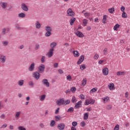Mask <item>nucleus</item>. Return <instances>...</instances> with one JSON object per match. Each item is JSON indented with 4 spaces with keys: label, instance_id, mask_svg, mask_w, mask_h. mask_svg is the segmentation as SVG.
Instances as JSON below:
<instances>
[{
    "label": "nucleus",
    "instance_id": "49530a36",
    "mask_svg": "<svg viewBox=\"0 0 130 130\" xmlns=\"http://www.w3.org/2000/svg\"><path fill=\"white\" fill-rule=\"evenodd\" d=\"M86 69V65L85 64H81L80 66V70L81 71H84V70Z\"/></svg>",
    "mask_w": 130,
    "mask_h": 130
},
{
    "label": "nucleus",
    "instance_id": "c03bdc74",
    "mask_svg": "<svg viewBox=\"0 0 130 130\" xmlns=\"http://www.w3.org/2000/svg\"><path fill=\"white\" fill-rule=\"evenodd\" d=\"M55 125V121L54 120H51L50 123V126L52 127Z\"/></svg>",
    "mask_w": 130,
    "mask_h": 130
},
{
    "label": "nucleus",
    "instance_id": "c756f323",
    "mask_svg": "<svg viewBox=\"0 0 130 130\" xmlns=\"http://www.w3.org/2000/svg\"><path fill=\"white\" fill-rule=\"evenodd\" d=\"M89 118V113H85L84 114L83 119L87 120Z\"/></svg>",
    "mask_w": 130,
    "mask_h": 130
},
{
    "label": "nucleus",
    "instance_id": "a19ab883",
    "mask_svg": "<svg viewBox=\"0 0 130 130\" xmlns=\"http://www.w3.org/2000/svg\"><path fill=\"white\" fill-rule=\"evenodd\" d=\"M39 48H40V45L38 43L36 44L35 47V50H38Z\"/></svg>",
    "mask_w": 130,
    "mask_h": 130
},
{
    "label": "nucleus",
    "instance_id": "f03ea898",
    "mask_svg": "<svg viewBox=\"0 0 130 130\" xmlns=\"http://www.w3.org/2000/svg\"><path fill=\"white\" fill-rule=\"evenodd\" d=\"M9 4L8 2H0V6L3 10H6L8 8Z\"/></svg>",
    "mask_w": 130,
    "mask_h": 130
},
{
    "label": "nucleus",
    "instance_id": "4be33fe9",
    "mask_svg": "<svg viewBox=\"0 0 130 130\" xmlns=\"http://www.w3.org/2000/svg\"><path fill=\"white\" fill-rule=\"evenodd\" d=\"M36 28V29H40L41 28V24L39 21H37L35 23Z\"/></svg>",
    "mask_w": 130,
    "mask_h": 130
},
{
    "label": "nucleus",
    "instance_id": "20e7f679",
    "mask_svg": "<svg viewBox=\"0 0 130 130\" xmlns=\"http://www.w3.org/2000/svg\"><path fill=\"white\" fill-rule=\"evenodd\" d=\"M32 77L36 79V80H39L40 78V73L39 71L34 72L32 73Z\"/></svg>",
    "mask_w": 130,
    "mask_h": 130
},
{
    "label": "nucleus",
    "instance_id": "bb28decb",
    "mask_svg": "<svg viewBox=\"0 0 130 130\" xmlns=\"http://www.w3.org/2000/svg\"><path fill=\"white\" fill-rule=\"evenodd\" d=\"M26 17V14H25L24 13H20L19 14H18V17L19 18H24Z\"/></svg>",
    "mask_w": 130,
    "mask_h": 130
},
{
    "label": "nucleus",
    "instance_id": "2f4dec72",
    "mask_svg": "<svg viewBox=\"0 0 130 130\" xmlns=\"http://www.w3.org/2000/svg\"><path fill=\"white\" fill-rule=\"evenodd\" d=\"M2 45L4 47L8 46L9 45V41H3Z\"/></svg>",
    "mask_w": 130,
    "mask_h": 130
},
{
    "label": "nucleus",
    "instance_id": "dca6fc26",
    "mask_svg": "<svg viewBox=\"0 0 130 130\" xmlns=\"http://www.w3.org/2000/svg\"><path fill=\"white\" fill-rule=\"evenodd\" d=\"M72 54L73 55V56H74V57L78 58L79 57V56H80V53L77 50H74L72 51Z\"/></svg>",
    "mask_w": 130,
    "mask_h": 130
},
{
    "label": "nucleus",
    "instance_id": "052dcab7",
    "mask_svg": "<svg viewBox=\"0 0 130 130\" xmlns=\"http://www.w3.org/2000/svg\"><path fill=\"white\" fill-rule=\"evenodd\" d=\"M40 127L41 128H44V127H45V125H44V123H40Z\"/></svg>",
    "mask_w": 130,
    "mask_h": 130
},
{
    "label": "nucleus",
    "instance_id": "473e14b6",
    "mask_svg": "<svg viewBox=\"0 0 130 130\" xmlns=\"http://www.w3.org/2000/svg\"><path fill=\"white\" fill-rule=\"evenodd\" d=\"M61 118H62V117H61V116H60L59 115L55 116V119L56 121H59V120H60V119H61Z\"/></svg>",
    "mask_w": 130,
    "mask_h": 130
},
{
    "label": "nucleus",
    "instance_id": "f8f14e48",
    "mask_svg": "<svg viewBox=\"0 0 130 130\" xmlns=\"http://www.w3.org/2000/svg\"><path fill=\"white\" fill-rule=\"evenodd\" d=\"M67 15L70 16L71 17H74L75 16V12L73 11L72 9H69L67 11Z\"/></svg>",
    "mask_w": 130,
    "mask_h": 130
},
{
    "label": "nucleus",
    "instance_id": "412c9836",
    "mask_svg": "<svg viewBox=\"0 0 130 130\" xmlns=\"http://www.w3.org/2000/svg\"><path fill=\"white\" fill-rule=\"evenodd\" d=\"M108 16L107 15H104L103 16L102 23L103 24H106L107 23V18Z\"/></svg>",
    "mask_w": 130,
    "mask_h": 130
},
{
    "label": "nucleus",
    "instance_id": "6ab92c4d",
    "mask_svg": "<svg viewBox=\"0 0 130 130\" xmlns=\"http://www.w3.org/2000/svg\"><path fill=\"white\" fill-rule=\"evenodd\" d=\"M46 98V95H45V94L41 95L39 96V99L40 101H41V102H43V101H44V100H45Z\"/></svg>",
    "mask_w": 130,
    "mask_h": 130
},
{
    "label": "nucleus",
    "instance_id": "e2e57ef3",
    "mask_svg": "<svg viewBox=\"0 0 130 130\" xmlns=\"http://www.w3.org/2000/svg\"><path fill=\"white\" fill-rule=\"evenodd\" d=\"M18 129L19 130H26V128L24 127L23 126H20L18 127Z\"/></svg>",
    "mask_w": 130,
    "mask_h": 130
},
{
    "label": "nucleus",
    "instance_id": "5701e85b",
    "mask_svg": "<svg viewBox=\"0 0 130 130\" xmlns=\"http://www.w3.org/2000/svg\"><path fill=\"white\" fill-rule=\"evenodd\" d=\"M82 102L81 101H80L79 102H78L77 103L75 104V107L76 108H80V107L82 106Z\"/></svg>",
    "mask_w": 130,
    "mask_h": 130
},
{
    "label": "nucleus",
    "instance_id": "69168bd1",
    "mask_svg": "<svg viewBox=\"0 0 130 130\" xmlns=\"http://www.w3.org/2000/svg\"><path fill=\"white\" fill-rule=\"evenodd\" d=\"M104 61H105V60H100L99 61L98 63L99 64H102V63H103V62H104Z\"/></svg>",
    "mask_w": 130,
    "mask_h": 130
},
{
    "label": "nucleus",
    "instance_id": "4468645a",
    "mask_svg": "<svg viewBox=\"0 0 130 130\" xmlns=\"http://www.w3.org/2000/svg\"><path fill=\"white\" fill-rule=\"evenodd\" d=\"M0 60L2 63H5L7 60V57L5 55H1L0 56Z\"/></svg>",
    "mask_w": 130,
    "mask_h": 130
},
{
    "label": "nucleus",
    "instance_id": "c9c22d12",
    "mask_svg": "<svg viewBox=\"0 0 130 130\" xmlns=\"http://www.w3.org/2000/svg\"><path fill=\"white\" fill-rule=\"evenodd\" d=\"M15 27L16 30H21L22 28L20 27V25L18 23H16L15 24Z\"/></svg>",
    "mask_w": 130,
    "mask_h": 130
},
{
    "label": "nucleus",
    "instance_id": "4c0bfd02",
    "mask_svg": "<svg viewBox=\"0 0 130 130\" xmlns=\"http://www.w3.org/2000/svg\"><path fill=\"white\" fill-rule=\"evenodd\" d=\"M103 53L105 55H106L107 53H108V49L107 48H105L103 50Z\"/></svg>",
    "mask_w": 130,
    "mask_h": 130
},
{
    "label": "nucleus",
    "instance_id": "423d86ee",
    "mask_svg": "<svg viewBox=\"0 0 130 130\" xmlns=\"http://www.w3.org/2000/svg\"><path fill=\"white\" fill-rule=\"evenodd\" d=\"M21 9L24 12H28L29 11V8L28 6L25 3H22L21 5Z\"/></svg>",
    "mask_w": 130,
    "mask_h": 130
},
{
    "label": "nucleus",
    "instance_id": "1a4fd4ad",
    "mask_svg": "<svg viewBox=\"0 0 130 130\" xmlns=\"http://www.w3.org/2000/svg\"><path fill=\"white\" fill-rule=\"evenodd\" d=\"M34 70H35V63L32 62L28 67V70L29 72H34Z\"/></svg>",
    "mask_w": 130,
    "mask_h": 130
},
{
    "label": "nucleus",
    "instance_id": "393cba45",
    "mask_svg": "<svg viewBox=\"0 0 130 130\" xmlns=\"http://www.w3.org/2000/svg\"><path fill=\"white\" fill-rule=\"evenodd\" d=\"M102 100H103L104 103H107V102H108V101H109V97L106 96L105 98H103L102 99Z\"/></svg>",
    "mask_w": 130,
    "mask_h": 130
},
{
    "label": "nucleus",
    "instance_id": "39448f33",
    "mask_svg": "<svg viewBox=\"0 0 130 130\" xmlns=\"http://www.w3.org/2000/svg\"><path fill=\"white\" fill-rule=\"evenodd\" d=\"M44 70H45V65L44 64H41L38 67V72L40 73H42L44 72Z\"/></svg>",
    "mask_w": 130,
    "mask_h": 130
},
{
    "label": "nucleus",
    "instance_id": "4d7b16f0",
    "mask_svg": "<svg viewBox=\"0 0 130 130\" xmlns=\"http://www.w3.org/2000/svg\"><path fill=\"white\" fill-rule=\"evenodd\" d=\"M112 108V106L111 105H109L107 106L106 109L107 110H110Z\"/></svg>",
    "mask_w": 130,
    "mask_h": 130
},
{
    "label": "nucleus",
    "instance_id": "aec40b11",
    "mask_svg": "<svg viewBox=\"0 0 130 130\" xmlns=\"http://www.w3.org/2000/svg\"><path fill=\"white\" fill-rule=\"evenodd\" d=\"M25 81L23 79L20 80L18 81L17 84L18 86L20 87H22V86H24V82Z\"/></svg>",
    "mask_w": 130,
    "mask_h": 130
},
{
    "label": "nucleus",
    "instance_id": "9b49d317",
    "mask_svg": "<svg viewBox=\"0 0 130 130\" xmlns=\"http://www.w3.org/2000/svg\"><path fill=\"white\" fill-rule=\"evenodd\" d=\"M84 59H85V56L84 55H81L79 59H78L77 64H81L82 62L84 61Z\"/></svg>",
    "mask_w": 130,
    "mask_h": 130
},
{
    "label": "nucleus",
    "instance_id": "f257e3e1",
    "mask_svg": "<svg viewBox=\"0 0 130 130\" xmlns=\"http://www.w3.org/2000/svg\"><path fill=\"white\" fill-rule=\"evenodd\" d=\"M56 103L58 106L63 105L65 103L64 99H60L56 101Z\"/></svg>",
    "mask_w": 130,
    "mask_h": 130
},
{
    "label": "nucleus",
    "instance_id": "ea45409f",
    "mask_svg": "<svg viewBox=\"0 0 130 130\" xmlns=\"http://www.w3.org/2000/svg\"><path fill=\"white\" fill-rule=\"evenodd\" d=\"M45 58H46V57L45 56H42L41 58V61L42 63H44L45 62Z\"/></svg>",
    "mask_w": 130,
    "mask_h": 130
},
{
    "label": "nucleus",
    "instance_id": "9d476101",
    "mask_svg": "<svg viewBox=\"0 0 130 130\" xmlns=\"http://www.w3.org/2000/svg\"><path fill=\"white\" fill-rule=\"evenodd\" d=\"M109 70H108V68H106V67H104L102 69V73H103V75H104V76H108V74H109Z\"/></svg>",
    "mask_w": 130,
    "mask_h": 130
},
{
    "label": "nucleus",
    "instance_id": "37998d69",
    "mask_svg": "<svg viewBox=\"0 0 130 130\" xmlns=\"http://www.w3.org/2000/svg\"><path fill=\"white\" fill-rule=\"evenodd\" d=\"M90 16H91V13H84V17L85 18H87L88 19V18H89V17H90Z\"/></svg>",
    "mask_w": 130,
    "mask_h": 130
},
{
    "label": "nucleus",
    "instance_id": "09e8293b",
    "mask_svg": "<svg viewBox=\"0 0 130 130\" xmlns=\"http://www.w3.org/2000/svg\"><path fill=\"white\" fill-rule=\"evenodd\" d=\"M50 35H51V31H47L45 34V36L46 37H49V36H50Z\"/></svg>",
    "mask_w": 130,
    "mask_h": 130
},
{
    "label": "nucleus",
    "instance_id": "cd10ccee",
    "mask_svg": "<svg viewBox=\"0 0 130 130\" xmlns=\"http://www.w3.org/2000/svg\"><path fill=\"white\" fill-rule=\"evenodd\" d=\"M75 21H76V18L72 17L70 21V25H71V26H73V25H74V23H75Z\"/></svg>",
    "mask_w": 130,
    "mask_h": 130
},
{
    "label": "nucleus",
    "instance_id": "2eb2a0df",
    "mask_svg": "<svg viewBox=\"0 0 130 130\" xmlns=\"http://www.w3.org/2000/svg\"><path fill=\"white\" fill-rule=\"evenodd\" d=\"M75 34L77 36H78V37H79L80 38H83V37H84L85 36L83 32L80 31H77L75 32Z\"/></svg>",
    "mask_w": 130,
    "mask_h": 130
},
{
    "label": "nucleus",
    "instance_id": "6e6552de",
    "mask_svg": "<svg viewBox=\"0 0 130 130\" xmlns=\"http://www.w3.org/2000/svg\"><path fill=\"white\" fill-rule=\"evenodd\" d=\"M95 103V100H86L84 103L85 105H89L90 104L93 105Z\"/></svg>",
    "mask_w": 130,
    "mask_h": 130
},
{
    "label": "nucleus",
    "instance_id": "bf43d9fd",
    "mask_svg": "<svg viewBox=\"0 0 130 130\" xmlns=\"http://www.w3.org/2000/svg\"><path fill=\"white\" fill-rule=\"evenodd\" d=\"M72 125L74 127H75V126H77V125H78V122H77L76 121L73 122Z\"/></svg>",
    "mask_w": 130,
    "mask_h": 130
},
{
    "label": "nucleus",
    "instance_id": "8fccbe9b",
    "mask_svg": "<svg viewBox=\"0 0 130 130\" xmlns=\"http://www.w3.org/2000/svg\"><path fill=\"white\" fill-rule=\"evenodd\" d=\"M80 125L82 126V127H85L86 126V122H85V121H83L80 123Z\"/></svg>",
    "mask_w": 130,
    "mask_h": 130
},
{
    "label": "nucleus",
    "instance_id": "0eeeda50",
    "mask_svg": "<svg viewBox=\"0 0 130 130\" xmlns=\"http://www.w3.org/2000/svg\"><path fill=\"white\" fill-rule=\"evenodd\" d=\"M42 83L43 85L47 87V88H48L50 86V84L48 82V80L46 79H43L42 81Z\"/></svg>",
    "mask_w": 130,
    "mask_h": 130
},
{
    "label": "nucleus",
    "instance_id": "f3484780",
    "mask_svg": "<svg viewBox=\"0 0 130 130\" xmlns=\"http://www.w3.org/2000/svg\"><path fill=\"white\" fill-rule=\"evenodd\" d=\"M108 87L111 91H113V90H115V87H114V83H111L109 84Z\"/></svg>",
    "mask_w": 130,
    "mask_h": 130
},
{
    "label": "nucleus",
    "instance_id": "338daca9",
    "mask_svg": "<svg viewBox=\"0 0 130 130\" xmlns=\"http://www.w3.org/2000/svg\"><path fill=\"white\" fill-rule=\"evenodd\" d=\"M54 68L55 69H56V68H58V63H54Z\"/></svg>",
    "mask_w": 130,
    "mask_h": 130
},
{
    "label": "nucleus",
    "instance_id": "774afa93",
    "mask_svg": "<svg viewBox=\"0 0 130 130\" xmlns=\"http://www.w3.org/2000/svg\"><path fill=\"white\" fill-rule=\"evenodd\" d=\"M58 112H59V108H58L55 111V114H58Z\"/></svg>",
    "mask_w": 130,
    "mask_h": 130
},
{
    "label": "nucleus",
    "instance_id": "b1692460",
    "mask_svg": "<svg viewBox=\"0 0 130 130\" xmlns=\"http://www.w3.org/2000/svg\"><path fill=\"white\" fill-rule=\"evenodd\" d=\"M108 12H109V14H113V13H114V12H115V9L114 7L109 8L108 9Z\"/></svg>",
    "mask_w": 130,
    "mask_h": 130
},
{
    "label": "nucleus",
    "instance_id": "13d9d810",
    "mask_svg": "<svg viewBox=\"0 0 130 130\" xmlns=\"http://www.w3.org/2000/svg\"><path fill=\"white\" fill-rule=\"evenodd\" d=\"M0 118H1V119H5V118H6V114H1L0 116Z\"/></svg>",
    "mask_w": 130,
    "mask_h": 130
},
{
    "label": "nucleus",
    "instance_id": "f704fd0d",
    "mask_svg": "<svg viewBox=\"0 0 130 130\" xmlns=\"http://www.w3.org/2000/svg\"><path fill=\"white\" fill-rule=\"evenodd\" d=\"M88 20L87 19H84L82 20V23L84 26H87V24H88Z\"/></svg>",
    "mask_w": 130,
    "mask_h": 130
},
{
    "label": "nucleus",
    "instance_id": "58836bf2",
    "mask_svg": "<svg viewBox=\"0 0 130 130\" xmlns=\"http://www.w3.org/2000/svg\"><path fill=\"white\" fill-rule=\"evenodd\" d=\"M87 84V79L84 78L82 81V86H85Z\"/></svg>",
    "mask_w": 130,
    "mask_h": 130
},
{
    "label": "nucleus",
    "instance_id": "6e6d98bb",
    "mask_svg": "<svg viewBox=\"0 0 130 130\" xmlns=\"http://www.w3.org/2000/svg\"><path fill=\"white\" fill-rule=\"evenodd\" d=\"M67 80L69 81V82H71V81H72V76H71V75L67 76Z\"/></svg>",
    "mask_w": 130,
    "mask_h": 130
},
{
    "label": "nucleus",
    "instance_id": "de8ad7c7",
    "mask_svg": "<svg viewBox=\"0 0 130 130\" xmlns=\"http://www.w3.org/2000/svg\"><path fill=\"white\" fill-rule=\"evenodd\" d=\"M93 58L95 60H97L99 58V55L98 53L95 54L93 56Z\"/></svg>",
    "mask_w": 130,
    "mask_h": 130
},
{
    "label": "nucleus",
    "instance_id": "c85d7f7f",
    "mask_svg": "<svg viewBox=\"0 0 130 130\" xmlns=\"http://www.w3.org/2000/svg\"><path fill=\"white\" fill-rule=\"evenodd\" d=\"M116 75L117 76H124V75H125V72L124 71H119L117 72Z\"/></svg>",
    "mask_w": 130,
    "mask_h": 130
},
{
    "label": "nucleus",
    "instance_id": "79ce46f5",
    "mask_svg": "<svg viewBox=\"0 0 130 130\" xmlns=\"http://www.w3.org/2000/svg\"><path fill=\"white\" fill-rule=\"evenodd\" d=\"M98 88L96 87H94L92 88L91 90L90 91V93H95V92H97Z\"/></svg>",
    "mask_w": 130,
    "mask_h": 130
},
{
    "label": "nucleus",
    "instance_id": "a18cd8bd",
    "mask_svg": "<svg viewBox=\"0 0 130 130\" xmlns=\"http://www.w3.org/2000/svg\"><path fill=\"white\" fill-rule=\"evenodd\" d=\"M122 17L124 19H126L127 18V14L125 12H122Z\"/></svg>",
    "mask_w": 130,
    "mask_h": 130
},
{
    "label": "nucleus",
    "instance_id": "603ef678",
    "mask_svg": "<svg viewBox=\"0 0 130 130\" xmlns=\"http://www.w3.org/2000/svg\"><path fill=\"white\" fill-rule=\"evenodd\" d=\"M74 111V108L71 107L68 110L67 112H70V113Z\"/></svg>",
    "mask_w": 130,
    "mask_h": 130
},
{
    "label": "nucleus",
    "instance_id": "7ed1b4c3",
    "mask_svg": "<svg viewBox=\"0 0 130 130\" xmlns=\"http://www.w3.org/2000/svg\"><path fill=\"white\" fill-rule=\"evenodd\" d=\"M54 51V48H51L49 50L48 52L46 54L47 56L50 58L52 56H53V52Z\"/></svg>",
    "mask_w": 130,
    "mask_h": 130
},
{
    "label": "nucleus",
    "instance_id": "5fc2aeb1",
    "mask_svg": "<svg viewBox=\"0 0 130 130\" xmlns=\"http://www.w3.org/2000/svg\"><path fill=\"white\" fill-rule=\"evenodd\" d=\"M72 103H75V102H77V99H76L75 96H73L72 99Z\"/></svg>",
    "mask_w": 130,
    "mask_h": 130
},
{
    "label": "nucleus",
    "instance_id": "ddd939ff",
    "mask_svg": "<svg viewBox=\"0 0 130 130\" xmlns=\"http://www.w3.org/2000/svg\"><path fill=\"white\" fill-rule=\"evenodd\" d=\"M22 114V112L21 111H17L15 114V118L16 120L19 119L20 118V116H21V114Z\"/></svg>",
    "mask_w": 130,
    "mask_h": 130
},
{
    "label": "nucleus",
    "instance_id": "680f3d73",
    "mask_svg": "<svg viewBox=\"0 0 130 130\" xmlns=\"http://www.w3.org/2000/svg\"><path fill=\"white\" fill-rule=\"evenodd\" d=\"M120 10L122 13L125 12L124 11H125V7H124V6H121Z\"/></svg>",
    "mask_w": 130,
    "mask_h": 130
},
{
    "label": "nucleus",
    "instance_id": "a878e982",
    "mask_svg": "<svg viewBox=\"0 0 130 130\" xmlns=\"http://www.w3.org/2000/svg\"><path fill=\"white\" fill-rule=\"evenodd\" d=\"M45 29L46 32H51L52 31V28L50 26H45Z\"/></svg>",
    "mask_w": 130,
    "mask_h": 130
},
{
    "label": "nucleus",
    "instance_id": "72a5a7b5",
    "mask_svg": "<svg viewBox=\"0 0 130 130\" xmlns=\"http://www.w3.org/2000/svg\"><path fill=\"white\" fill-rule=\"evenodd\" d=\"M28 85L29 87H31V88H34V82H33V81H29L28 82Z\"/></svg>",
    "mask_w": 130,
    "mask_h": 130
},
{
    "label": "nucleus",
    "instance_id": "e433bc0d",
    "mask_svg": "<svg viewBox=\"0 0 130 130\" xmlns=\"http://www.w3.org/2000/svg\"><path fill=\"white\" fill-rule=\"evenodd\" d=\"M119 27H120V25L118 24H116L114 26L113 29L114 30V31H117V29H118V28H119Z\"/></svg>",
    "mask_w": 130,
    "mask_h": 130
},
{
    "label": "nucleus",
    "instance_id": "a211bd4d",
    "mask_svg": "<svg viewBox=\"0 0 130 130\" xmlns=\"http://www.w3.org/2000/svg\"><path fill=\"white\" fill-rule=\"evenodd\" d=\"M64 126H65L64 124L60 123L58 124L57 128L58 129H59V130H63L64 129Z\"/></svg>",
    "mask_w": 130,
    "mask_h": 130
},
{
    "label": "nucleus",
    "instance_id": "0e129e2a",
    "mask_svg": "<svg viewBox=\"0 0 130 130\" xmlns=\"http://www.w3.org/2000/svg\"><path fill=\"white\" fill-rule=\"evenodd\" d=\"M118 129H119V125L117 124V125L115 126V127H114V130H118Z\"/></svg>",
    "mask_w": 130,
    "mask_h": 130
},
{
    "label": "nucleus",
    "instance_id": "7c9ffc66",
    "mask_svg": "<svg viewBox=\"0 0 130 130\" xmlns=\"http://www.w3.org/2000/svg\"><path fill=\"white\" fill-rule=\"evenodd\" d=\"M56 45H57V43L55 42H52L50 44V46L51 48H54V47H56Z\"/></svg>",
    "mask_w": 130,
    "mask_h": 130
},
{
    "label": "nucleus",
    "instance_id": "864d4df0",
    "mask_svg": "<svg viewBox=\"0 0 130 130\" xmlns=\"http://www.w3.org/2000/svg\"><path fill=\"white\" fill-rule=\"evenodd\" d=\"M77 90V88H76V87H72L71 88V91L73 92V93H75L76 92Z\"/></svg>",
    "mask_w": 130,
    "mask_h": 130
},
{
    "label": "nucleus",
    "instance_id": "3c124183",
    "mask_svg": "<svg viewBox=\"0 0 130 130\" xmlns=\"http://www.w3.org/2000/svg\"><path fill=\"white\" fill-rule=\"evenodd\" d=\"M7 32V28H3L2 29V33L3 35H6V33Z\"/></svg>",
    "mask_w": 130,
    "mask_h": 130
}]
</instances>
